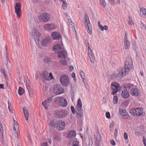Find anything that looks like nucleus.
Instances as JSON below:
<instances>
[{
  "label": "nucleus",
  "mask_w": 146,
  "mask_h": 146,
  "mask_svg": "<svg viewBox=\"0 0 146 146\" xmlns=\"http://www.w3.org/2000/svg\"><path fill=\"white\" fill-rule=\"evenodd\" d=\"M108 1L111 5H113L114 4L115 2L114 0H108Z\"/></svg>",
  "instance_id": "obj_57"
},
{
  "label": "nucleus",
  "mask_w": 146,
  "mask_h": 146,
  "mask_svg": "<svg viewBox=\"0 0 146 146\" xmlns=\"http://www.w3.org/2000/svg\"><path fill=\"white\" fill-rule=\"evenodd\" d=\"M118 101L117 97L116 96H115L113 97V101L114 104H116Z\"/></svg>",
  "instance_id": "obj_48"
},
{
  "label": "nucleus",
  "mask_w": 146,
  "mask_h": 146,
  "mask_svg": "<svg viewBox=\"0 0 146 146\" xmlns=\"http://www.w3.org/2000/svg\"><path fill=\"white\" fill-rule=\"evenodd\" d=\"M56 100L58 101L59 104L62 107H65L67 105L66 100L63 97H57Z\"/></svg>",
  "instance_id": "obj_12"
},
{
  "label": "nucleus",
  "mask_w": 146,
  "mask_h": 146,
  "mask_svg": "<svg viewBox=\"0 0 146 146\" xmlns=\"http://www.w3.org/2000/svg\"><path fill=\"white\" fill-rule=\"evenodd\" d=\"M129 92L126 89H124L122 91L121 96L123 98H127L129 97Z\"/></svg>",
  "instance_id": "obj_21"
},
{
  "label": "nucleus",
  "mask_w": 146,
  "mask_h": 146,
  "mask_svg": "<svg viewBox=\"0 0 146 146\" xmlns=\"http://www.w3.org/2000/svg\"><path fill=\"white\" fill-rule=\"evenodd\" d=\"M14 128L13 131L14 132L16 131L17 130H18L19 129V126L17 123H14Z\"/></svg>",
  "instance_id": "obj_36"
},
{
  "label": "nucleus",
  "mask_w": 146,
  "mask_h": 146,
  "mask_svg": "<svg viewBox=\"0 0 146 146\" xmlns=\"http://www.w3.org/2000/svg\"><path fill=\"white\" fill-rule=\"evenodd\" d=\"M62 7L64 9H65L67 8V4L66 3V1H64V2H62Z\"/></svg>",
  "instance_id": "obj_44"
},
{
  "label": "nucleus",
  "mask_w": 146,
  "mask_h": 146,
  "mask_svg": "<svg viewBox=\"0 0 146 146\" xmlns=\"http://www.w3.org/2000/svg\"><path fill=\"white\" fill-rule=\"evenodd\" d=\"M62 49L61 45L59 44L55 45L53 48V51L55 52H58Z\"/></svg>",
  "instance_id": "obj_24"
},
{
  "label": "nucleus",
  "mask_w": 146,
  "mask_h": 146,
  "mask_svg": "<svg viewBox=\"0 0 146 146\" xmlns=\"http://www.w3.org/2000/svg\"><path fill=\"white\" fill-rule=\"evenodd\" d=\"M85 42L86 46H88V54L90 62L91 63H94L95 62V58L93 55V53L92 52L91 48L90 47L89 44L88 40L87 39H86L85 40Z\"/></svg>",
  "instance_id": "obj_5"
},
{
  "label": "nucleus",
  "mask_w": 146,
  "mask_h": 146,
  "mask_svg": "<svg viewBox=\"0 0 146 146\" xmlns=\"http://www.w3.org/2000/svg\"><path fill=\"white\" fill-rule=\"evenodd\" d=\"M41 76V74L40 72L38 71H36L35 78L37 80Z\"/></svg>",
  "instance_id": "obj_39"
},
{
  "label": "nucleus",
  "mask_w": 146,
  "mask_h": 146,
  "mask_svg": "<svg viewBox=\"0 0 146 146\" xmlns=\"http://www.w3.org/2000/svg\"><path fill=\"white\" fill-rule=\"evenodd\" d=\"M51 36L53 39H60L61 38L60 34L56 32H54L51 34Z\"/></svg>",
  "instance_id": "obj_17"
},
{
  "label": "nucleus",
  "mask_w": 146,
  "mask_h": 146,
  "mask_svg": "<svg viewBox=\"0 0 146 146\" xmlns=\"http://www.w3.org/2000/svg\"><path fill=\"white\" fill-rule=\"evenodd\" d=\"M66 112L64 110H61L56 111L55 113V116L57 118H63L66 115Z\"/></svg>",
  "instance_id": "obj_14"
},
{
  "label": "nucleus",
  "mask_w": 146,
  "mask_h": 146,
  "mask_svg": "<svg viewBox=\"0 0 146 146\" xmlns=\"http://www.w3.org/2000/svg\"><path fill=\"white\" fill-rule=\"evenodd\" d=\"M18 137V133L16 131L14 132V133L13 134L12 137L14 139H16Z\"/></svg>",
  "instance_id": "obj_41"
},
{
  "label": "nucleus",
  "mask_w": 146,
  "mask_h": 146,
  "mask_svg": "<svg viewBox=\"0 0 146 146\" xmlns=\"http://www.w3.org/2000/svg\"><path fill=\"white\" fill-rule=\"evenodd\" d=\"M71 109L72 110V113H75V110L73 106H71Z\"/></svg>",
  "instance_id": "obj_54"
},
{
  "label": "nucleus",
  "mask_w": 146,
  "mask_h": 146,
  "mask_svg": "<svg viewBox=\"0 0 146 146\" xmlns=\"http://www.w3.org/2000/svg\"><path fill=\"white\" fill-rule=\"evenodd\" d=\"M55 28V25L52 24H46L44 26V28L46 30H50Z\"/></svg>",
  "instance_id": "obj_26"
},
{
  "label": "nucleus",
  "mask_w": 146,
  "mask_h": 146,
  "mask_svg": "<svg viewBox=\"0 0 146 146\" xmlns=\"http://www.w3.org/2000/svg\"><path fill=\"white\" fill-rule=\"evenodd\" d=\"M23 110L25 119L27 121L29 119V112L27 109L26 107H25L23 108Z\"/></svg>",
  "instance_id": "obj_27"
},
{
  "label": "nucleus",
  "mask_w": 146,
  "mask_h": 146,
  "mask_svg": "<svg viewBox=\"0 0 146 146\" xmlns=\"http://www.w3.org/2000/svg\"><path fill=\"white\" fill-rule=\"evenodd\" d=\"M125 87L128 89H133V85L131 84L127 83L125 84Z\"/></svg>",
  "instance_id": "obj_32"
},
{
  "label": "nucleus",
  "mask_w": 146,
  "mask_h": 146,
  "mask_svg": "<svg viewBox=\"0 0 146 146\" xmlns=\"http://www.w3.org/2000/svg\"><path fill=\"white\" fill-rule=\"evenodd\" d=\"M119 113L120 115H122L124 118H128L129 116V114L126 111V110L120 109L119 111Z\"/></svg>",
  "instance_id": "obj_18"
},
{
  "label": "nucleus",
  "mask_w": 146,
  "mask_h": 146,
  "mask_svg": "<svg viewBox=\"0 0 146 146\" xmlns=\"http://www.w3.org/2000/svg\"><path fill=\"white\" fill-rule=\"evenodd\" d=\"M120 86V85L117 83L114 82L111 84V88L113 90L111 94L115 95L117 92L118 88Z\"/></svg>",
  "instance_id": "obj_11"
},
{
  "label": "nucleus",
  "mask_w": 146,
  "mask_h": 146,
  "mask_svg": "<svg viewBox=\"0 0 146 146\" xmlns=\"http://www.w3.org/2000/svg\"><path fill=\"white\" fill-rule=\"evenodd\" d=\"M124 46L125 48L126 49H128L130 47V43L128 40L126 39V38L124 39Z\"/></svg>",
  "instance_id": "obj_31"
},
{
  "label": "nucleus",
  "mask_w": 146,
  "mask_h": 146,
  "mask_svg": "<svg viewBox=\"0 0 146 146\" xmlns=\"http://www.w3.org/2000/svg\"><path fill=\"white\" fill-rule=\"evenodd\" d=\"M117 129H116L115 130L114 132V136L115 137H116L117 136Z\"/></svg>",
  "instance_id": "obj_58"
},
{
  "label": "nucleus",
  "mask_w": 146,
  "mask_h": 146,
  "mask_svg": "<svg viewBox=\"0 0 146 146\" xmlns=\"http://www.w3.org/2000/svg\"><path fill=\"white\" fill-rule=\"evenodd\" d=\"M60 63L63 65H65L66 64V62L65 60L62 59L60 60Z\"/></svg>",
  "instance_id": "obj_45"
},
{
  "label": "nucleus",
  "mask_w": 146,
  "mask_h": 146,
  "mask_svg": "<svg viewBox=\"0 0 146 146\" xmlns=\"http://www.w3.org/2000/svg\"><path fill=\"white\" fill-rule=\"evenodd\" d=\"M51 59L50 58L48 57H45L44 58V63H47L49 62H50Z\"/></svg>",
  "instance_id": "obj_38"
},
{
  "label": "nucleus",
  "mask_w": 146,
  "mask_h": 146,
  "mask_svg": "<svg viewBox=\"0 0 146 146\" xmlns=\"http://www.w3.org/2000/svg\"><path fill=\"white\" fill-rule=\"evenodd\" d=\"M1 72L4 75H5V78L6 79V75L5 74V70L3 68H2L1 69Z\"/></svg>",
  "instance_id": "obj_53"
},
{
  "label": "nucleus",
  "mask_w": 146,
  "mask_h": 146,
  "mask_svg": "<svg viewBox=\"0 0 146 146\" xmlns=\"http://www.w3.org/2000/svg\"><path fill=\"white\" fill-rule=\"evenodd\" d=\"M124 139L126 140L128 139V135L126 132H125L124 133Z\"/></svg>",
  "instance_id": "obj_56"
},
{
  "label": "nucleus",
  "mask_w": 146,
  "mask_h": 146,
  "mask_svg": "<svg viewBox=\"0 0 146 146\" xmlns=\"http://www.w3.org/2000/svg\"><path fill=\"white\" fill-rule=\"evenodd\" d=\"M13 27L14 29L15 32L17 33V27L15 23V24L13 25Z\"/></svg>",
  "instance_id": "obj_52"
},
{
  "label": "nucleus",
  "mask_w": 146,
  "mask_h": 146,
  "mask_svg": "<svg viewBox=\"0 0 146 146\" xmlns=\"http://www.w3.org/2000/svg\"><path fill=\"white\" fill-rule=\"evenodd\" d=\"M27 76H25L24 77V81L25 82V83L26 84V86L27 87V86L28 85V82L27 81Z\"/></svg>",
  "instance_id": "obj_49"
},
{
  "label": "nucleus",
  "mask_w": 146,
  "mask_h": 146,
  "mask_svg": "<svg viewBox=\"0 0 146 146\" xmlns=\"http://www.w3.org/2000/svg\"><path fill=\"white\" fill-rule=\"evenodd\" d=\"M42 75L43 77L42 78V81L44 82V80H50L52 79L53 78L52 74V73H49L46 71H44L43 72Z\"/></svg>",
  "instance_id": "obj_6"
},
{
  "label": "nucleus",
  "mask_w": 146,
  "mask_h": 146,
  "mask_svg": "<svg viewBox=\"0 0 146 146\" xmlns=\"http://www.w3.org/2000/svg\"><path fill=\"white\" fill-rule=\"evenodd\" d=\"M103 28L104 30H107L108 29V28L107 26L105 25L103 26Z\"/></svg>",
  "instance_id": "obj_60"
},
{
  "label": "nucleus",
  "mask_w": 146,
  "mask_h": 146,
  "mask_svg": "<svg viewBox=\"0 0 146 146\" xmlns=\"http://www.w3.org/2000/svg\"><path fill=\"white\" fill-rule=\"evenodd\" d=\"M140 15L144 18H146V9L144 8H141L140 9Z\"/></svg>",
  "instance_id": "obj_25"
},
{
  "label": "nucleus",
  "mask_w": 146,
  "mask_h": 146,
  "mask_svg": "<svg viewBox=\"0 0 146 146\" xmlns=\"http://www.w3.org/2000/svg\"><path fill=\"white\" fill-rule=\"evenodd\" d=\"M60 81L61 84L65 86H67L70 83L68 76L66 75H63L60 78Z\"/></svg>",
  "instance_id": "obj_4"
},
{
  "label": "nucleus",
  "mask_w": 146,
  "mask_h": 146,
  "mask_svg": "<svg viewBox=\"0 0 146 146\" xmlns=\"http://www.w3.org/2000/svg\"><path fill=\"white\" fill-rule=\"evenodd\" d=\"M95 146H100V141L101 140V136L98 130L96 131V135H94Z\"/></svg>",
  "instance_id": "obj_13"
},
{
  "label": "nucleus",
  "mask_w": 146,
  "mask_h": 146,
  "mask_svg": "<svg viewBox=\"0 0 146 146\" xmlns=\"http://www.w3.org/2000/svg\"><path fill=\"white\" fill-rule=\"evenodd\" d=\"M24 92V89L21 87H19L18 90V94L20 96L22 95Z\"/></svg>",
  "instance_id": "obj_34"
},
{
  "label": "nucleus",
  "mask_w": 146,
  "mask_h": 146,
  "mask_svg": "<svg viewBox=\"0 0 146 146\" xmlns=\"http://www.w3.org/2000/svg\"><path fill=\"white\" fill-rule=\"evenodd\" d=\"M72 76L73 78H75L76 77L75 74L74 73L72 72Z\"/></svg>",
  "instance_id": "obj_64"
},
{
  "label": "nucleus",
  "mask_w": 146,
  "mask_h": 146,
  "mask_svg": "<svg viewBox=\"0 0 146 146\" xmlns=\"http://www.w3.org/2000/svg\"><path fill=\"white\" fill-rule=\"evenodd\" d=\"M85 24L88 33L90 35L92 34V26L90 23L88 16L87 14H85L84 17Z\"/></svg>",
  "instance_id": "obj_3"
},
{
  "label": "nucleus",
  "mask_w": 146,
  "mask_h": 146,
  "mask_svg": "<svg viewBox=\"0 0 146 146\" xmlns=\"http://www.w3.org/2000/svg\"><path fill=\"white\" fill-rule=\"evenodd\" d=\"M58 55L59 58L66 59L68 55L67 51L65 50H60L58 52Z\"/></svg>",
  "instance_id": "obj_15"
},
{
  "label": "nucleus",
  "mask_w": 146,
  "mask_h": 146,
  "mask_svg": "<svg viewBox=\"0 0 146 146\" xmlns=\"http://www.w3.org/2000/svg\"><path fill=\"white\" fill-rule=\"evenodd\" d=\"M0 130L1 133H0V139L2 143L3 144L4 141L3 139V130L2 125L1 123L0 122Z\"/></svg>",
  "instance_id": "obj_20"
},
{
  "label": "nucleus",
  "mask_w": 146,
  "mask_h": 146,
  "mask_svg": "<svg viewBox=\"0 0 146 146\" xmlns=\"http://www.w3.org/2000/svg\"><path fill=\"white\" fill-rule=\"evenodd\" d=\"M39 17L41 21L46 22L50 20V15L48 13H44L40 14Z\"/></svg>",
  "instance_id": "obj_8"
},
{
  "label": "nucleus",
  "mask_w": 146,
  "mask_h": 146,
  "mask_svg": "<svg viewBox=\"0 0 146 146\" xmlns=\"http://www.w3.org/2000/svg\"><path fill=\"white\" fill-rule=\"evenodd\" d=\"M42 104L46 109H47L48 108L46 107V105L47 106L48 104H47V102L46 100H45L42 103Z\"/></svg>",
  "instance_id": "obj_46"
},
{
  "label": "nucleus",
  "mask_w": 146,
  "mask_h": 146,
  "mask_svg": "<svg viewBox=\"0 0 146 146\" xmlns=\"http://www.w3.org/2000/svg\"><path fill=\"white\" fill-rule=\"evenodd\" d=\"M8 108L10 112L11 113H13L12 109L11 107V105H9V102H8Z\"/></svg>",
  "instance_id": "obj_50"
},
{
  "label": "nucleus",
  "mask_w": 146,
  "mask_h": 146,
  "mask_svg": "<svg viewBox=\"0 0 146 146\" xmlns=\"http://www.w3.org/2000/svg\"><path fill=\"white\" fill-rule=\"evenodd\" d=\"M106 117L108 119H110L111 117L110 113L109 112H107L106 113Z\"/></svg>",
  "instance_id": "obj_51"
},
{
  "label": "nucleus",
  "mask_w": 146,
  "mask_h": 146,
  "mask_svg": "<svg viewBox=\"0 0 146 146\" xmlns=\"http://www.w3.org/2000/svg\"><path fill=\"white\" fill-rule=\"evenodd\" d=\"M72 146H81L79 145V142L78 141H74L72 144Z\"/></svg>",
  "instance_id": "obj_42"
},
{
  "label": "nucleus",
  "mask_w": 146,
  "mask_h": 146,
  "mask_svg": "<svg viewBox=\"0 0 146 146\" xmlns=\"http://www.w3.org/2000/svg\"><path fill=\"white\" fill-rule=\"evenodd\" d=\"M4 58L5 60V63L6 67L7 69H9V66H11V62L9 60V58L7 56V54H6L4 56Z\"/></svg>",
  "instance_id": "obj_16"
},
{
  "label": "nucleus",
  "mask_w": 146,
  "mask_h": 146,
  "mask_svg": "<svg viewBox=\"0 0 146 146\" xmlns=\"http://www.w3.org/2000/svg\"><path fill=\"white\" fill-rule=\"evenodd\" d=\"M136 116H140L141 115H144L145 113L143 111V109L141 108H138L136 109Z\"/></svg>",
  "instance_id": "obj_22"
},
{
  "label": "nucleus",
  "mask_w": 146,
  "mask_h": 146,
  "mask_svg": "<svg viewBox=\"0 0 146 146\" xmlns=\"http://www.w3.org/2000/svg\"><path fill=\"white\" fill-rule=\"evenodd\" d=\"M82 102L80 98L78 100L77 106L76 107L77 110L76 113L78 117H83V110L82 108Z\"/></svg>",
  "instance_id": "obj_2"
},
{
  "label": "nucleus",
  "mask_w": 146,
  "mask_h": 146,
  "mask_svg": "<svg viewBox=\"0 0 146 146\" xmlns=\"http://www.w3.org/2000/svg\"><path fill=\"white\" fill-rule=\"evenodd\" d=\"M21 5L20 3L18 2L15 4V13L17 14V17L19 18H20L21 17Z\"/></svg>",
  "instance_id": "obj_10"
},
{
  "label": "nucleus",
  "mask_w": 146,
  "mask_h": 146,
  "mask_svg": "<svg viewBox=\"0 0 146 146\" xmlns=\"http://www.w3.org/2000/svg\"><path fill=\"white\" fill-rule=\"evenodd\" d=\"M53 99V97H51L49 98H48L47 100H45L47 102V104L48 105L52 100Z\"/></svg>",
  "instance_id": "obj_40"
},
{
  "label": "nucleus",
  "mask_w": 146,
  "mask_h": 146,
  "mask_svg": "<svg viewBox=\"0 0 146 146\" xmlns=\"http://www.w3.org/2000/svg\"><path fill=\"white\" fill-rule=\"evenodd\" d=\"M51 41V39L50 38H46L41 42L42 45L44 46H46L49 44Z\"/></svg>",
  "instance_id": "obj_23"
},
{
  "label": "nucleus",
  "mask_w": 146,
  "mask_h": 146,
  "mask_svg": "<svg viewBox=\"0 0 146 146\" xmlns=\"http://www.w3.org/2000/svg\"><path fill=\"white\" fill-rule=\"evenodd\" d=\"M41 146H48V143L47 142H46L43 143L41 144Z\"/></svg>",
  "instance_id": "obj_55"
},
{
  "label": "nucleus",
  "mask_w": 146,
  "mask_h": 146,
  "mask_svg": "<svg viewBox=\"0 0 146 146\" xmlns=\"http://www.w3.org/2000/svg\"><path fill=\"white\" fill-rule=\"evenodd\" d=\"M68 22L69 23H72V24H71V25H73L74 24L71 20H70V19H68Z\"/></svg>",
  "instance_id": "obj_61"
},
{
  "label": "nucleus",
  "mask_w": 146,
  "mask_h": 146,
  "mask_svg": "<svg viewBox=\"0 0 146 146\" xmlns=\"http://www.w3.org/2000/svg\"><path fill=\"white\" fill-rule=\"evenodd\" d=\"M98 26L99 27V28L100 29L103 31L104 30L103 26L101 25L100 23V21H99L98 23Z\"/></svg>",
  "instance_id": "obj_47"
},
{
  "label": "nucleus",
  "mask_w": 146,
  "mask_h": 146,
  "mask_svg": "<svg viewBox=\"0 0 146 146\" xmlns=\"http://www.w3.org/2000/svg\"><path fill=\"white\" fill-rule=\"evenodd\" d=\"M132 61L131 58H128L126 59L125 62V66L124 68H122L117 75L116 78L119 79L125 76L128 73L130 69L132 68Z\"/></svg>",
  "instance_id": "obj_1"
},
{
  "label": "nucleus",
  "mask_w": 146,
  "mask_h": 146,
  "mask_svg": "<svg viewBox=\"0 0 146 146\" xmlns=\"http://www.w3.org/2000/svg\"><path fill=\"white\" fill-rule=\"evenodd\" d=\"M39 33L38 31L35 28H34L32 30L31 35L35 41L37 40L39 41Z\"/></svg>",
  "instance_id": "obj_7"
},
{
  "label": "nucleus",
  "mask_w": 146,
  "mask_h": 146,
  "mask_svg": "<svg viewBox=\"0 0 146 146\" xmlns=\"http://www.w3.org/2000/svg\"><path fill=\"white\" fill-rule=\"evenodd\" d=\"M139 89L137 88L132 89L130 90V93L133 96H138L139 94Z\"/></svg>",
  "instance_id": "obj_19"
},
{
  "label": "nucleus",
  "mask_w": 146,
  "mask_h": 146,
  "mask_svg": "<svg viewBox=\"0 0 146 146\" xmlns=\"http://www.w3.org/2000/svg\"><path fill=\"white\" fill-rule=\"evenodd\" d=\"M143 141L144 145L145 146H146V139H143Z\"/></svg>",
  "instance_id": "obj_62"
},
{
  "label": "nucleus",
  "mask_w": 146,
  "mask_h": 146,
  "mask_svg": "<svg viewBox=\"0 0 146 146\" xmlns=\"http://www.w3.org/2000/svg\"><path fill=\"white\" fill-rule=\"evenodd\" d=\"M54 93L57 94H59L63 93L64 91V89L60 85H55L54 88Z\"/></svg>",
  "instance_id": "obj_9"
},
{
  "label": "nucleus",
  "mask_w": 146,
  "mask_h": 146,
  "mask_svg": "<svg viewBox=\"0 0 146 146\" xmlns=\"http://www.w3.org/2000/svg\"><path fill=\"white\" fill-rule=\"evenodd\" d=\"M73 69H74V68H73V66H70L69 67V70L70 71H72V70Z\"/></svg>",
  "instance_id": "obj_63"
},
{
  "label": "nucleus",
  "mask_w": 146,
  "mask_h": 146,
  "mask_svg": "<svg viewBox=\"0 0 146 146\" xmlns=\"http://www.w3.org/2000/svg\"><path fill=\"white\" fill-rule=\"evenodd\" d=\"M60 122V120L56 121L50 120V123L51 125L54 127H58V123Z\"/></svg>",
  "instance_id": "obj_29"
},
{
  "label": "nucleus",
  "mask_w": 146,
  "mask_h": 146,
  "mask_svg": "<svg viewBox=\"0 0 146 146\" xmlns=\"http://www.w3.org/2000/svg\"><path fill=\"white\" fill-rule=\"evenodd\" d=\"M76 135V131L74 130H72L68 134L67 137L68 138L74 137Z\"/></svg>",
  "instance_id": "obj_30"
},
{
  "label": "nucleus",
  "mask_w": 146,
  "mask_h": 146,
  "mask_svg": "<svg viewBox=\"0 0 146 146\" xmlns=\"http://www.w3.org/2000/svg\"><path fill=\"white\" fill-rule=\"evenodd\" d=\"M100 3L102 6L104 8H105L106 3L105 0H100Z\"/></svg>",
  "instance_id": "obj_37"
},
{
  "label": "nucleus",
  "mask_w": 146,
  "mask_h": 146,
  "mask_svg": "<svg viewBox=\"0 0 146 146\" xmlns=\"http://www.w3.org/2000/svg\"><path fill=\"white\" fill-rule=\"evenodd\" d=\"M65 123L64 121L60 120V122L58 123V127H59L58 130H63L65 127Z\"/></svg>",
  "instance_id": "obj_28"
},
{
  "label": "nucleus",
  "mask_w": 146,
  "mask_h": 146,
  "mask_svg": "<svg viewBox=\"0 0 146 146\" xmlns=\"http://www.w3.org/2000/svg\"><path fill=\"white\" fill-rule=\"evenodd\" d=\"M80 74L82 77V78L83 80V82H84V84H85L84 82L85 80V76L84 73L82 70H81L80 71Z\"/></svg>",
  "instance_id": "obj_33"
},
{
  "label": "nucleus",
  "mask_w": 146,
  "mask_h": 146,
  "mask_svg": "<svg viewBox=\"0 0 146 146\" xmlns=\"http://www.w3.org/2000/svg\"><path fill=\"white\" fill-rule=\"evenodd\" d=\"M136 109H133L130 110L129 111V112L130 113V114H131L132 115L134 116H136Z\"/></svg>",
  "instance_id": "obj_35"
},
{
  "label": "nucleus",
  "mask_w": 146,
  "mask_h": 146,
  "mask_svg": "<svg viewBox=\"0 0 146 146\" xmlns=\"http://www.w3.org/2000/svg\"><path fill=\"white\" fill-rule=\"evenodd\" d=\"M111 143L113 145H115V142L113 140L111 141Z\"/></svg>",
  "instance_id": "obj_59"
},
{
  "label": "nucleus",
  "mask_w": 146,
  "mask_h": 146,
  "mask_svg": "<svg viewBox=\"0 0 146 146\" xmlns=\"http://www.w3.org/2000/svg\"><path fill=\"white\" fill-rule=\"evenodd\" d=\"M140 26L143 30L145 29L146 30V27L145 25L143 23L142 21H140Z\"/></svg>",
  "instance_id": "obj_43"
}]
</instances>
